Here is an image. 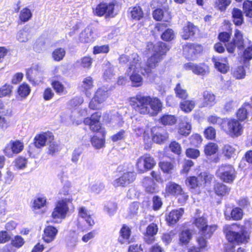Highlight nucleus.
<instances>
[{"mask_svg":"<svg viewBox=\"0 0 252 252\" xmlns=\"http://www.w3.org/2000/svg\"><path fill=\"white\" fill-rule=\"evenodd\" d=\"M197 30V28L192 23L189 22L187 25L183 28V31L182 33L183 38L185 40L189 39L193 36Z\"/></svg>","mask_w":252,"mask_h":252,"instance_id":"bb28decb","label":"nucleus"},{"mask_svg":"<svg viewBox=\"0 0 252 252\" xmlns=\"http://www.w3.org/2000/svg\"><path fill=\"white\" fill-rule=\"evenodd\" d=\"M24 243V239L20 236H16L11 241L12 246L17 248L21 247Z\"/></svg>","mask_w":252,"mask_h":252,"instance_id":"338daca9","label":"nucleus"},{"mask_svg":"<svg viewBox=\"0 0 252 252\" xmlns=\"http://www.w3.org/2000/svg\"><path fill=\"white\" fill-rule=\"evenodd\" d=\"M27 79L34 85H37L43 79L42 67L39 64L33 65L26 73Z\"/></svg>","mask_w":252,"mask_h":252,"instance_id":"0eeeda50","label":"nucleus"},{"mask_svg":"<svg viewBox=\"0 0 252 252\" xmlns=\"http://www.w3.org/2000/svg\"><path fill=\"white\" fill-rule=\"evenodd\" d=\"M100 115L96 112L93 114L91 118H87L84 119V123L86 125H89L91 130L97 131L101 129L99 122Z\"/></svg>","mask_w":252,"mask_h":252,"instance_id":"a211bd4d","label":"nucleus"},{"mask_svg":"<svg viewBox=\"0 0 252 252\" xmlns=\"http://www.w3.org/2000/svg\"><path fill=\"white\" fill-rule=\"evenodd\" d=\"M54 140V135L51 132H44L37 135L34 139V144L36 147L40 148L45 145L46 143Z\"/></svg>","mask_w":252,"mask_h":252,"instance_id":"f3484780","label":"nucleus"},{"mask_svg":"<svg viewBox=\"0 0 252 252\" xmlns=\"http://www.w3.org/2000/svg\"><path fill=\"white\" fill-rule=\"evenodd\" d=\"M79 216L84 219L87 223L90 226H93L94 224V220L92 218L90 211L85 207H81L78 209Z\"/></svg>","mask_w":252,"mask_h":252,"instance_id":"cd10ccee","label":"nucleus"},{"mask_svg":"<svg viewBox=\"0 0 252 252\" xmlns=\"http://www.w3.org/2000/svg\"><path fill=\"white\" fill-rule=\"evenodd\" d=\"M165 191L167 193L179 196V200L181 202H184L188 199V195L185 193L181 186L176 183H169L166 186Z\"/></svg>","mask_w":252,"mask_h":252,"instance_id":"1a4fd4ad","label":"nucleus"},{"mask_svg":"<svg viewBox=\"0 0 252 252\" xmlns=\"http://www.w3.org/2000/svg\"><path fill=\"white\" fill-rule=\"evenodd\" d=\"M160 123L165 126H171L176 124V118L171 115H164L160 119Z\"/></svg>","mask_w":252,"mask_h":252,"instance_id":"a19ab883","label":"nucleus"},{"mask_svg":"<svg viewBox=\"0 0 252 252\" xmlns=\"http://www.w3.org/2000/svg\"><path fill=\"white\" fill-rule=\"evenodd\" d=\"M230 38V35L228 32H222L220 33L219 38L220 41L226 43L225 44L226 50L229 53H233L236 47L239 50H242L244 48V40L241 32L236 30L233 37L231 41L228 40Z\"/></svg>","mask_w":252,"mask_h":252,"instance_id":"20e7f679","label":"nucleus"},{"mask_svg":"<svg viewBox=\"0 0 252 252\" xmlns=\"http://www.w3.org/2000/svg\"><path fill=\"white\" fill-rule=\"evenodd\" d=\"M130 15L132 19L139 20L143 17V12L142 8L139 6H136L131 8Z\"/></svg>","mask_w":252,"mask_h":252,"instance_id":"37998d69","label":"nucleus"},{"mask_svg":"<svg viewBox=\"0 0 252 252\" xmlns=\"http://www.w3.org/2000/svg\"><path fill=\"white\" fill-rule=\"evenodd\" d=\"M207 121L209 123L213 125H218L222 128L224 127V124L225 123V121L216 115H212L208 117Z\"/></svg>","mask_w":252,"mask_h":252,"instance_id":"c03bdc74","label":"nucleus"},{"mask_svg":"<svg viewBox=\"0 0 252 252\" xmlns=\"http://www.w3.org/2000/svg\"><path fill=\"white\" fill-rule=\"evenodd\" d=\"M65 51L64 49L59 48L55 49L52 53V57L56 61H60L64 57Z\"/></svg>","mask_w":252,"mask_h":252,"instance_id":"603ef678","label":"nucleus"},{"mask_svg":"<svg viewBox=\"0 0 252 252\" xmlns=\"http://www.w3.org/2000/svg\"><path fill=\"white\" fill-rule=\"evenodd\" d=\"M109 51V46L104 45L101 46H96L94 47L93 53L94 54L100 53H107Z\"/></svg>","mask_w":252,"mask_h":252,"instance_id":"69168bd1","label":"nucleus"},{"mask_svg":"<svg viewBox=\"0 0 252 252\" xmlns=\"http://www.w3.org/2000/svg\"><path fill=\"white\" fill-rule=\"evenodd\" d=\"M158 165L162 171L166 173H171L174 168L173 164L169 161H160L159 162Z\"/></svg>","mask_w":252,"mask_h":252,"instance_id":"8fccbe9b","label":"nucleus"},{"mask_svg":"<svg viewBox=\"0 0 252 252\" xmlns=\"http://www.w3.org/2000/svg\"><path fill=\"white\" fill-rule=\"evenodd\" d=\"M114 6L115 4L113 2L101 3L96 7L94 12L95 14L99 16L105 15L106 18L114 17L117 14L114 11Z\"/></svg>","mask_w":252,"mask_h":252,"instance_id":"9d476101","label":"nucleus"},{"mask_svg":"<svg viewBox=\"0 0 252 252\" xmlns=\"http://www.w3.org/2000/svg\"><path fill=\"white\" fill-rule=\"evenodd\" d=\"M67 200L68 199H63L59 201L57 203L56 206L52 214V216L54 219H64L68 211V207L67 205Z\"/></svg>","mask_w":252,"mask_h":252,"instance_id":"2eb2a0df","label":"nucleus"},{"mask_svg":"<svg viewBox=\"0 0 252 252\" xmlns=\"http://www.w3.org/2000/svg\"><path fill=\"white\" fill-rule=\"evenodd\" d=\"M243 216V210L240 208L236 207L232 210L229 218L234 220H239L242 219Z\"/></svg>","mask_w":252,"mask_h":252,"instance_id":"49530a36","label":"nucleus"},{"mask_svg":"<svg viewBox=\"0 0 252 252\" xmlns=\"http://www.w3.org/2000/svg\"><path fill=\"white\" fill-rule=\"evenodd\" d=\"M130 104L132 108L141 114L156 115L161 110L162 103L156 97L137 94L130 99Z\"/></svg>","mask_w":252,"mask_h":252,"instance_id":"f257e3e1","label":"nucleus"},{"mask_svg":"<svg viewBox=\"0 0 252 252\" xmlns=\"http://www.w3.org/2000/svg\"><path fill=\"white\" fill-rule=\"evenodd\" d=\"M170 150L174 153L179 155L181 153L182 148L180 144L176 141H172L169 145Z\"/></svg>","mask_w":252,"mask_h":252,"instance_id":"0e129e2a","label":"nucleus"},{"mask_svg":"<svg viewBox=\"0 0 252 252\" xmlns=\"http://www.w3.org/2000/svg\"><path fill=\"white\" fill-rule=\"evenodd\" d=\"M212 61L213 62L215 67L222 73H225L229 70V65L227 58L226 57H213Z\"/></svg>","mask_w":252,"mask_h":252,"instance_id":"6ab92c4d","label":"nucleus"},{"mask_svg":"<svg viewBox=\"0 0 252 252\" xmlns=\"http://www.w3.org/2000/svg\"><path fill=\"white\" fill-rule=\"evenodd\" d=\"M202 49V47L200 45L189 43L184 47L183 52L187 58L192 60L194 59L196 54L201 51Z\"/></svg>","mask_w":252,"mask_h":252,"instance_id":"aec40b11","label":"nucleus"},{"mask_svg":"<svg viewBox=\"0 0 252 252\" xmlns=\"http://www.w3.org/2000/svg\"><path fill=\"white\" fill-rule=\"evenodd\" d=\"M154 158L149 154H145L138 158L136 165L138 170L141 172L151 169L156 165Z\"/></svg>","mask_w":252,"mask_h":252,"instance_id":"6e6552de","label":"nucleus"},{"mask_svg":"<svg viewBox=\"0 0 252 252\" xmlns=\"http://www.w3.org/2000/svg\"><path fill=\"white\" fill-rule=\"evenodd\" d=\"M191 236V233L189 230H183L180 235V241L183 244H187L189 242Z\"/></svg>","mask_w":252,"mask_h":252,"instance_id":"6e6d98bb","label":"nucleus"},{"mask_svg":"<svg viewBox=\"0 0 252 252\" xmlns=\"http://www.w3.org/2000/svg\"><path fill=\"white\" fill-rule=\"evenodd\" d=\"M31 37L30 28L25 27L19 31L16 35L17 39L21 42H26Z\"/></svg>","mask_w":252,"mask_h":252,"instance_id":"7c9ffc66","label":"nucleus"},{"mask_svg":"<svg viewBox=\"0 0 252 252\" xmlns=\"http://www.w3.org/2000/svg\"><path fill=\"white\" fill-rule=\"evenodd\" d=\"M139 206V203L137 202H133L129 205L128 208V213L130 218L137 214Z\"/></svg>","mask_w":252,"mask_h":252,"instance_id":"774afa93","label":"nucleus"},{"mask_svg":"<svg viewBox=\"0 0 252 252\" xmlns=\"http://www.w3.org/2000/svg\"><path fill=\"white\" fill-rule=\"evenodd\" d=\"M243 9L247 16L252 17V1H245L243 3Z\"/></svg>","mask_w":252,"mask_h":252,"instance_id":"052dcab7","label":"nucleus"},{"mask_svg":"<svg viewBox=\"0 0 252 252\" xmlns=\"http://www.w3.org/2000/svg\"><path fill=\"white\" fill-rule=\"evenodd\" d=\"M158 231V227L157 224L152 223L149 224L146 228V231L144 234V239L145 242L147 244H151L155 240V236Z\"/></svg>","mask_w":252,"mask_h":252,"instance_id":"412c9836","label":"nucleus"},{"mask_svg":"<svg viewBox=\"0 0 252 252\" xmlns=\"http://www.w3.org/2000/svg\"><path fill=\"white\" fill-rule=\"evenodd\" d=\"M108 97V93L102 89H98L94 96L92 99L89 104V107L93 110L98 109L100 104L103 103Z\"/></svg>","mask_w":252,"mask_h":252,"instance_id":"ddd939ff","label":"nucleus"},{"mask_svg":"<svg viewBox=\"0 0 252 252\" xmlns=\"http://www.w3.org/2000/svg\"><path fill=\"white\" fill-rule=\"evenodd\" d=\"M193 224L199 230V237H203L207 239L210 238L213 233L216 229V225H209L207 224V220L204 217L196 218Z\"/></svg>","mask_w":252,"mask_h":252,"instance_id":"39448f33","label":"nucleus"},{"mask_svg":"<svg viewBox=\"0 0 252 252\" xmlns=\"http://www.w3.org/2000/svg\"><path fill=\"white\" fill-rule=\"evenodd\" d=\"M202 95L203 102L199 106L200 107H212L216 103V96L211 92L205 91L203 92Z\"/></svg>","mask_w":252,"mask_h":252,"instance_id":"5701e85b","label":"nucleus"},{"mask_svg":"<svg viewBox=\"0 0 252 252\" xmlns=\"http://www.w3.org/2000/svg\"><path fill=\"white\" fill-rule=\"evenodd\" d=\"M92 145L96 149L102 148L104 145V139L99 138L97 136H94L91 139Z\"/></svg>","mask_w":252,"mask_h":252,"instance_id":"5fc2aeb1","label":"nucleus"},{"mask_svg":"<svg viewBox=\"0 0 252 252\" xmlns=\"http://www.w3.org/2000/svg\"><path fill=\"white\" fill-rule=\"evenodd\" d=\"M217 175L223 182L231 183L235 178V171L230 165H222L217 172Z\"/></svg>","mask_w":252,"mask_h":252,"instance_id":"423d86ee","label":"nucleus"},{"mask_svg":"<svg viewBox=\"0 0 252 252\" xmlns=\"http://www.w3.org/2000/svg\"><path fill=\"white\" fill-rule=\"evenodd\" d=\"M199 247H192L189 249L188 252H202L207 250L208 246L207 241L203 237H198L197 239Z\"/></svg>","mask_w":252,"mask_h":252,"instance_id":"c756f323","label":"nucleus"},{"mask_svg":"<svg viewBox=\"0 0 252 252\" xmlns=\"http://www.w3.org/2000/svg\"><path fill=\"white\" fill-rule=\"evenodd\" d=\"M175 37V34L172 29H168L165 30L161 35V38L165 41L172 40Z\"/></svg>","mask_w":252,"mask_h":252,"instance_id":"e2e57ef3","label":"nucleus"},{"mask_svg":"<svg viewBox=\"0 0 252 252\" xmlns=\"http://www.w3.org/2000/svg\"><path fill=\"white\" fill-rule=\"evenodd\" d=\"M140 58L137 53H132L128 56L122 55L119 58V62L122 64H127L129 66L126 70V73L129 76V79L132 83V86L138 87L142 85L143 78L139 74L140 71L143 74V68L141 66Z\"/></svg>","mask_w":252,"mask_h":252,"instance_id":"f03ea898","label":"nucleus"},{"mask_svg":"<svg viewBox=\"0 0 252 252\" xmlns=\"http://www.w3.org/2000/svg\"><path fill=\"white\" fill-rule=\"evenodd\" d=\"M233 22L236 25H240L243 21L242 11L236 8H234L232 12Z\"/></svg>","mask_w":252,"mask_h":252,"instance_id":"ea45409f","label":"nucleus"},{"mask_svg":"<svg viewBox=\"0 0 252 252\" xmlns=\"http://www.w3.org/2000/svg\"><path fill=\"white\" fill-rule=\"evenodd\" d=\"M215 193L219 196H223L228 193L229 189L222 183H216L214 188Z\"/></svg>","mask_w":252,"mask_h":252,"instance_id":"e433bc0d","label":"nucleus"},{"mask_svg":"<svg viewBox=\"0 0 252 252\" xmlns=\"http://www.w3.org/2000/svg\"><path fill=\"white\" fill-rule=\"evenodd\" d=\"M117 209V205L115 203H108L105 206L104 210L110 216L113 215Z\"/></svg>","mask_w":252,"mask_h":252,"instance_id":"680f3d73","label":"nucleus"},{"mask_svg":"<svg viewBox=\"0 0 252 252\" xmlns=\"http://www.w3.org/2000/svg\"><path fill=\"white\" fill-rule=\"evenodd\" d=\"M13 87L10 85L5 84L0 88V97L10 96L12 92Z\"/></svg>","mask_w":252,"mask_h":252,"instance_id":"864d4df0","label":"nucleus"},{"mask_svg":"<svg viewBox=\"0 0 252 252\" xmlns=\"http://www.w3.org/2000/svg\"><path fill=\"white\" fill-rule=\"evenodd\" d=\"M24 149V143L20 140H11L6 146L3 152L8 157H12L13 154L20 153Z\"/></svg>","mask_w":252,"mask_h":252,"instance_id":"9b49d317","label":"nucleus"},{"mask_svg":"<svg viewBox=\"0 0 252 252\" xmlns=\"http://www.w3.org/2000/svg\"><path fill=\"white\" fill-rule=\"evenodd\" d=\"M32 16V13L31 10L27 8H23L20 13L19 18L23 22L28 21Z\"/></svg>","mask_w":252,"mask_h":252,"instance_id":"3c124183","label":"nucleus"},{"mask_svg":"<svg viewBox=\"0 0 252 252\" xmlns=\"http://www.w3.org/2000/svg\"><path fill=\"white\" fill-rule=\"evenodd\" d=\"M184 210L181 208L179 210H174L171 211L166 217V220L170 224L176 223L183 214Z\"/></svg>","mask_w":252,"mask_h":252,"instance_id":"b1692460","label":"nucleus"},{"mask_svg":"<svg viewBox=\"0 0 252 252\" xmlns=\"http://www.w3.org/2000/svg\"><path fill=\"white\" fill-rule=\"evenodd\" d=\"M168 137V134L167 132L160 128L159 131L153 135V140L157 143H161L166 141Z\"/></svg>","mask_w":252,"mask_h":252,"instance_id":"72a5a7b5","label":"nucleus"},{"mask_svg":"<svg viewBox=\"0 0 252 252\" xmlns=\"http://www.w3.org/2000/svg\"><path fill=\"white\" fill-rule=\"evenodd\" d=\"M185 68L189 69L195 74L200 76H205L210 72L209 67L204 63H189L185 64Z\"/></svg>","mask_w":252,"mask_h":252,"instance_id":"4468645a","label":"nucleus"},{"mask_svg":"<svg viewBox=\"0 0 252 252\" xmlns=\"http://www.w3.org/2000/svg\"><path fill=\"white\" fill-rule=\"evenodd\" d=\"M121 236L119 238V241L122 244L126 242L129 243V238L130 234V230L128 227L124 225L120 231Z\"/></svg>","mask_w":252,"mask_h":252,"instance_id":"473e14b6","label":"nucleus"},{"mask_svg":"<svg viewBox=\"0 0 252 252\" xmlns=\"http://www.w3.org/2000/svg\"><path fill=\"white\" fill-rule=\"evenodd\" d=\"M195 102L193 100H186L180 103L181 109L185 112H190L194 107Z\"/></svg>","mask_w":252,"mask_h":252,"instance_id":"58836bf2","label":"nucleus"},{"mask_svg":"<svg viewBox=\"0 0 252 252\" xmlns=\"http://www.w3.org/2000/svg\"><path fill=\"white\" fill-rule=\"evenodd\" d=\"M226 237L230 242L245 243L247 242L249 236L243 226L236 224L226 225L223 227Z\"/></svg>","mask_w":252,"mask_h":252,"instance_id":"7ed1b4c3","label":"nucleus"},{"mask_svg":"<svg viewBox=\"0 0 252 252\" xmlns=\"http://www.w3.org/2000/svg\"><path fill=\"white\" fill-rule=\"evenodd\" d=\"M79 40L83 43H89L94 40L93 31L90 28H86L79 35Z\"/></svg>","mask_w":252,"mask_h":252,"instance_id":"c85d7f7f","label":"nucleus"},{"mask_svg":"<svg viewBox=\"0 0 252 252\" xmlns=\"http://www.w3.org/2000/svg\"><path fill=\"white\" fill-rule=\"evenodd\" d=\"M218 148V147L217 144L211 143L205 146L204 151L207 155L211 156L217 152Z\"/></svg>","mask_w":252,"mask_h":252,"instance_id":"bf43d9fd","label":"nucleus"},{"mask_svg":"<svg viewBox=\"0 0 252 252\" xmlns=\"http://www.w3.org/2000/svg\"><path fill=\"white\" fill-rule=\"evenodd\" d=\"M135 179V174L133 172H127L115 180L113 185L115 187H126L132 183Z\"/></svg>","mask_w":252,"mask_h":252,"instance_id":"dca6fc26","label":"nucleus"},{"mask_svg":"<svg viewBox=\"0 0 252 252\" xmlns=\"http://www.w3.org/2000/svg\"><path fill=\"white\" fill-rule=\"evenodd\" d=\"M143 185L147 192L153 193L156 192L158 190L154 180L149 177L144 178Z\"/></svg>","mask_w":252,"mask_h":252,"instance_id":"2f4dec72","label":"nucleus"},{"mask_svg":"<svg viewBox=\"0 0 252 252\" xmlns=\"http://www.w3.org/2000/svg\"><path fill=\"white\" fill-rule=\"evenodd\" d=\"M252 113V105L250 103H245L240 108L237 113V116L240 121H244L245 120L248 114Z\"/></svg>","mask_w":252,"mask_h":252,"instance_id":"393cba45","label":"nucleus"},{"mask_svg":"<svg viewBox=\"0 0 252 252\" xmlns=\"http://www.w3.org/2000/svg\"><path fill=\"white\" fill-rule=\"evenodd\" d=\"M223 129L231 136H238L242 132V126L240 123L235 119H231L228 121L224 125H225Z\"/></svg>","mask_w":252,"mask_h":252,"instance_id":"f8f14e48","label":"nucleus"},{"mask_svg":"<svg viewBox=\"0 0 252 252\" xmlns=\"http://www.w3.org/2000/svg\"><path fill=\"white\" fill-rule=\"evenodd\" d=\"M169 48L167 44L163 42H158L156 45L155 49V53L156 54H159L161 57L165 55V53L169 50Z\"/></svg>","mask_w":252,"mask_h":252,"instance_id":"de8ad7c7","label":"nucleus"},{"mask_svg":"<svg viewBox=\"0 0 252 252\" xmlns=\"http://www.w3.org/2000/svg\"><path fill=\"white\" fill-rule=\"evenodd\" d=\"M162 59V57L159 54H154L150 58L148 59L146 66L143 67V70L147 74L151 72V69L156 67L158 65V63Z\"/></svg>","mask_w":252,"mask_h":252,"instance_id":"4be33fe9","label":"nucleus"},{"mask_svg":"<svg viewBox=\"0 0 252 252\" xmlns=\"http://www.w3.org/2000/svg\"><path fill=\"white\" fill-rule=\"evenodd\" d=\"M213 178V175L207 172L201 173L199 175V179H200V182L201 186L203 184L210 183Z\"/></svg>","mask_w":252,"mask_h":252,"instance_id":"13d9d810","label":"nucleus"},{"mask_svg":"<svg viewBox=\"0 0 252 252\" xmlns=\"http://www.w3.org/2000/svg\"><path fill=\"white\" fill-rule=\"evenodd\" d=\"M177 97L183 100L186 99L188 96L187 91L184 89L183 85L178 83L174 89Z\"/></svg>","mask_w":252,"mask_h":252,"instance_id":"c9c22d12","label":"nucleus"},{"mask_svg":"<svg viewBox=\"0 0 252 252\" xmlns=\"http://www.w3.org/2000/svg\"><path fill=\"white\" fill-rule=\"evenodd\" d=\"M235 149L229 145H225L222 149V153L227 158H230L235 155Z\"/></svg>","mask_w":252,"mask_h":252,"instance_id":"4d7b16f0","label":"nucleus"},{"mask_svg":"<svg viewBox=\"0 0 252 252\" xmlns=\"http://www.w3.org/2000/svg\"><path fill=\"white\" fill-rule=\"evenodd\" d=\"M200 179H199V175L197 177L195 176H191L186 180V185L190 189H195L199 186H201Z\"/></svg>","mask_w":252,"mask_h":252,"instance_id":"79ce46f5","label":"nucleus"},{"mask_svg":"<svg viewBox=\"0 0 252 252\" xmlns=\"http://www.w3.org/2000/svg\"><path fill=\"white\" fill-rule=\"evenodd\" d=\"M58 232L57 229L52 226H48L44 231L43 239L47 243L52 242Z\"/></svg>","mask_w":252,"mask_h":252,"instance_id":"a878e982","label":"nucleus"},{"mask_svg":"<svg viewBox=\"0 0 252 252\" xmlns=\"http://www.w3.org/2000/svg\"><path fill=\"white\" fill-rule=\"evenodd\" d=\"M232 75L236 79L244 78L246 76V72L244 66L241 65L234 68Z\"/></svg>","mask_w":252,"mask_h":252,"instance_id":"a18cd8bd","label":"nucleus"},{"mask_svg":"<svg viewBox=\"0 0 252 252\" xmlns=\"http://www.w3.org/2000/svg\"><path fill=\"white\" fill-rule=\"evenodd\" d=\"M30 92L31 89L30 86L26 83H23L20 85L18 89V94L23 98L26 97L29 94Z\"/></svg>","mask_w":252,"mask_h":252,"instance_id":"09e8293b","label":"nucleus"},{"mask_svg":"<svg viewBox=\"0 0 252 252\" xmlns=\"http://www.w3.org/2000/svg\"><path fill=\"white\" fill-rule=\"evenodd\" d=\"M191 126L189 122L182 121L179 124L178 132L180 134L187 136L191 132Z\"/></svg>","mask_w":252,"mask_h":252,"instance_id":"f704fd0d","label":"nucleus"},{"mask_svg":"<svg viewBox=\"0 0 252 252\" xmlns=\"http://www.w3.org/2000/svg\"><path fill=\"white\" fill-rule=\"evenodd\" d=\"M81 87L84 91H85L86 95L89 96L90 95L88 92L89 91L92 89L94 87L93 78L90 76L84 78Z\"/></svg>","mask_w":252,"mask_h":252,"instance_id":"4c0bfd02","label":"nucleus"}]
</instances>
